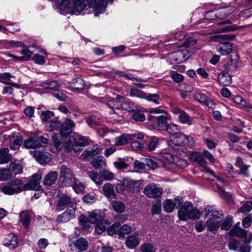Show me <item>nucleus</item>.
I'll return each mask as SVG.
<instances>
[{
  "label": "nucleus",
  "instance_id": "nucleus-1",
  "mask_svg": "<svg viewBox=\"0 0 252 252\" xmlns=\"http://www.w3.org/2000/svg\"><path fill=\"white\" fill-rule=\"evenodd\" d=\"M113 0H62L59 5L61 10H65L72 14L78 15L87 5L93 7L94 15L104 12L108 3H112Z\"/></svg>",
  "mask_w": 252,
  "mask_h": 252
},
{
  "label": "nucleus",
  "instance_id": "nucleus-2",
  "mask_svg": "<svg viewBox=\"0 0 252 252\" xmlns=\"http://www.w3.org/2000/svg\"><path fill=\"white\" fill-rule=\"evenodd\" d=\"M178 217L180 220L186 221L189 219L196 220L200 218V213L193 208V205L189 202H185L178 211Z\"/></svg>",
  "mask_w": 252,
  "mask_h": 252
},
{
  "label": "nucleus",
  "instance_id": "nucleus-3",
  "mask_svg": "<svg viewBox=\"0 0 252 252\" xmlns=\"http://www.w3.org/2000/svg\"><path fill=\"white\" fill-rule=\"evenodd\" d=\"M24 189L22 180L16 179L7 183L1 188V191L5 194L12 195L21 192Z\"/></svg>",
  "mask_w": 252,
  "mask_h": 252
},
{
  "label": "nucleus",
  "instance_id": "nucleus-4",
  "mask_svg": "<svg viewBox=\"0 0 252 252\" xmlns=\"http://www.w3.org/2000/svg\"><path fill=\"white\" fill-rule=\"evenodd\" d=\"M223 216L219 211H215L212 214L206 221V225L207 230L216 233L220 226Z\"/></svg>",
  "mask_w": 252,
  "mask_h": 252
},
{
  "label": "nucleus",
  "instance_id": "nucleus-5",
  "mask_svg": "<svg viewBox=\"0 0 252 252\" xmlns=\"http://www.w3.org/2000/svg\"><path fill=\"white\" fill-rule=\"evenodd\" d=\"M48 139L43 136L30 138L25 141L24 145L27 149H36L45 147L48 144Z\"/></svg>",
  "mask_w": 252,
  "mask_h": 252
},
{
  "label": "nucleus",
  "instance_id": "nucleus-6",
  "mask_svg": "<svg viewBox=\"0 0 252 252\" xmlns=\"http://www.w3.org/2000/svg\"><path fill=\"white\" fill-rule=\"evenodd\" d=\"M171 142L177 146L192 147L194 144L192 137L182 133L176 134L171 139Z\"/></svg>",
  "mask_w": 252,
  "mask_h": 252
},
{
  "label": "nucleus",
  "instance_id": "nucleus-7",
  "mask_svg": "<svg viewBox=\"0 0 252 252\" xmlns=\"http://www.w3.org/2000/svg\"><path fill=\"white\" fill-rule=\"evenodd\" d=\"M163 192L162 188L152 183L145 186L143 192L149 198H158L160 196Z\"/></svg>",
  "mask_w": 252,
  "mask_h": 252
},
{
  "label": "nucleus",
  "instance_id": "nucleus-8",
  "mask_svg": "<svg viewBox=\"0 0 252 252\" xmlns=\"http://www.w3.org/2000/svg\"><path fill=\"white\" fill-rule=\"evenodd\" d=\"M74 126L75 123L72 120L69 119H65L63 124H61V128L60 131L61 136L64 137L65 138H70L69 133Z\"/></svg>",
  "mask_w": 252,
  "mask_h": 252
},
{
  "label": "nucleus",
  "instance_id": "nucleus-9",
  "mask_svg": "<svg viewBox=\"0 0 252 252\" xmlns=\"http://www.w3.org/2000/svg\"><path fill=\"white\" fill-rule=\"evenodd\" d=\"M42 178L41 173L34 174L29 183L24 185V189L38 190L41 188L40 181Z\"/></svg>",
  "mask_w": 252,
  "mask_h": 252
},
{
  "label": "nucleus",
  "instance_id": "nucleus-10",
  "mask_svg": "<svg viewBox=\"0 0 252 252\" xmlns=\"http://www.w3.org/2000/svg\"><path fill=\"white\" fill-rule=\"evenodd\" d=\"M168 118V114L164 111L161 115L157 117L156 122L153 124V128L157 130H164L167 125Z\"/></svg>",
  "mask_w": 252,
  "mask_h": 252
},
{
  "label": "nucleus",
  "instance_id": "nucleus-11",
  "mask_svg": "<svg viewBox=\"0 0 252 252\" xmlns=\"http://www.w3.org/2000/svg\"><path fill=\"white\" fill-rule=\"evenodd\" d=\"M183 202V198L181 197H178L174 198V200L167 199L163 203V207L166 212L171 213L173 211L174 207L177 204L180 206Z\"/></svg>",
  "mask_w": 252,
  "mask_h": 252
},
{
  "label": "nucleus",
  "instance_id": "nucleus-12",
  "mask_svg": "<svg viewBox=\"0 0 252 252\" xmlns=\"http://www.w3.org/2000/svg\"><path fill=\"white\" fill-rule=\"evenodd\" d=\"M173 112L174 114L178 115L179 120L182 124L188 125H191L193 124L192 119L184 111L175 108L173 110Z\"/></svg>",
  "mask_w": 252,
  "mask_h": 252
},
{
  "label": "nucleus",
  "instance_id": "nucleus-13",
  "mask_svg": "<svg viewBox=\"0 0 252 252\" xmlns=\"http://www.w3.org/2000/svg\"><path fill=\"white\" fill-rule=\"evenodd\" d=\"M195 100L200 103L204 104L209 108H212L214 103L210 98L201 92H196L193 95Z\"/></svg>",
  "mask_w": 252,
  "mask_h": 252
},
{
  "label": "nucleus",
  "instance_id": "nucleus-14",
  "mask_svg": "<svg viewBox=\"0 0 252 252\" xmlns=\"http://www.w3.org/2000/svg\"><path fill=\"white\" fill-rule=\"evenodd\" d=\"M75 210L74 209L67 208L63 213L57 218V221L60 223H65L75 218Z\"/></svg>",
  "mask_w": 252,
  "mask_h": 252
},
{
  "label": "nucleus",
  "instance_id": "nucleus-15",
  "mask_svg": "<svg viewBox=\"0 0 252 252\" xmlns=\"http://www.w3.org/2000/svg\"><path fill=\"white\" fill-rule=\"evenodd\" d=\"M9 138L10 148L11 150H16L20 147L22 143V138L19 133L12 135H8Z\"/></svg>",
  "mask_w": 252,
  "mask_h": 252
},
{
  "label": "nucleus",
  "instance_id": "nucleus-16",
  "mask_svg": "<svg viewBox=\"0 0 252 252\" xmlns=\"http://www.w3.org/2000/svg\"><path fill=\"white\" fill-rule=\"evenodd\" d=\"M33 215L32 212L30 211H23L20 213L19 215L20 221L25 228L29 227Z\"/></svg>",
  "mask_w": 252,
  "mask_h": 252
},
{
  "label": "nucleus",
  "instance_id": "nucleus-17",
  "mask_svg": "<svg viewBox=\"0 0 252 252\" xmlns=\"http://www.w3.org/2000/svg\"><path fill=\"white\" fill-rule=\"evenodd\" d=\"M3 243L4 246L14 249L18 246L17 238L13 233H9L5 236Z\"/></svg>",
  "mask_w": 252,
  "mask_h": 252
},
{
  "label": "nucleus",
  "instance_id": "nucleus-18",
  "mask_svg": "<svg viewBox=\"0 0 252 252\" xmlns=\"http://www.w3.org/2000/svg\"><path fill=\"white\" fill-rule=\"evenodd\" d=\"M104 214L100 210H95L89 213L88 215L89 221L91 223L101 222L103 220Z\"/></svg>",
  "mask_w": 252,
  "mask_h": 252
},
{
  "label": "nucleus",
  "instance_id": "nucleus-19",
  "mask_svg": "<svg viewBox=\"0 0 252 252\" xmlns=\"http://www.w3.org/2000/svg\"><path fill=\"white\" fill-rule=\"evenodd\" d=\"M71 198L69 196L63 195L60 197L57 204V210L62 211L64 207L72 204Z\"/></svg>",
  "mask_w": 252,
  "mask_h": 252
},
{
  "label": "nucleus",
  "instance_id": "nucleus-20",
  "mask_svg": "<svg viewBox=\"0 0 252 252\" xmlns=\"http://www.w3.org/2000/svg\"><path fill=\"white\" fill-rule=\"evenodd\" d=\"M124 189L129 191H138L139 185L137 182L131 179H126L123 182Z\"/></svg>",
  "mask_w": 252,
  "mask_h": 252
},
{
  "label": "nucleus",
  "instance_id": "nucleus-21",
  "mask_svg": "<svg viewBox=\"0 0 252 252\" xmlns=\"http://www.w3.org/2000/svg\"><path fill=\"white\" fill-rule=\"evenodd\" d=\"M236 165L239 168L241 174L246 177L250 176L249 168L250 165L245 164L241 158H237Z\"/></svg>",
  "mask_w": 252,
  "mask_h": 252
},
{
  "label": "nucleus",
  "instance_id": "nucleus-22",
  "mask_svg": "<svg viewBox=\"0 0 252 252\" xmlns=\"http://www.w3.org/2000/svg\"><path fill=\"white\" fill-rule=\"evenodd\" d=\"M217 51L222 55H226L230 53L232 50V47L228 42L220 43L217 46Z\"/></svg>",
  "mask_w": 252,
  "mask_h": 252
},
{
  "label": "nucleus",
  "instance_id": "nucleus-23",
  "mask_svg": "<svg viewBox=\"0 0 252 252\" xmlns=\"http://www.w3.org/2000/svg\"><path fill=\"white\" fill-rule=\"evenodd\" d=\"M104 194L108 199L111 200L115 198L116 194L115 193L113 186L109 183L105 184L102 188Z\"/></svg>",
  "mask_w": 252,
  "mask_h": 252
},
{
  "label": "nucleus",
  "instance_id": "nucleus-24",
  "mask_svg": "<svg viewBox=\"0 0 252 252\" xmlns=\"http://www.w3.org/2000/svg\"><path fill=\"white\" fill-rule=\"evenodd\" d=\"M58 173L56 171H51L44 177L43 183L44 185L50 186L55 184L57 179Z\"/></svg>",
  "mask_w": 252,
  "mask_h": 252
},
{
  "label": "nucleus",
  "instance_id": "nucleus-25",
  "mask_svg": "<svg viewBox=\"0 0 252 252\" xmlns=\"http://www.w3.org/2000/svg\"><path fill=\"white\" fill-rule=\"evenodd\" d=\"M33 156L36 160L40 164H46L51 160V158L48 155L38 151L34 152Z\"/></svg>",
  "mask_w": 252,
  "mask_h": 252
},
{
  "label": "nucleus",
  "instance_id": "nucleus-26",
  "mask_svg": "<svg viewBox=\"0 0 252 252\" xmlns=\"http://www.w3.org/2000/svg\"><path fill=\"white\" fill-rule=\"evenodd\" d=\"M140 244V240L136 235L128 236L126 241V245L129 249H134Z\"/></svg>",
  "mask_w": 252,
  "mask_h": 252
},
{
  "label": "nucleus",
  "instance_id": "nucleus-27",
  "mask_svg": "<svg viewBox=\"0 0 252 252\" xmlns=\"http://www.w3.org/2000/svg\"><path fill=\"white\" fill-rule=\"evenodd\" d=\"M107 106L111 109L110 111V113L111 114H114L115 113H116V111L120 110L119 107L121 106V108L124 109L126 110V103L125 104H119L118 101L116 100H111L107 103Z\"/></svg>",
  "mask_w": 252,
  "mask_h": 252
},
{
  "label": "nucleus",
  "instance_id": "nucleus-28",
  "mask_svg": "<svg viewBox=\"0 0 252 252\" xmlns=\"http://www.w3.org/2000/svg\"><path fill=\"white\" fill-rule=\"evenodd\" d=\"M218 81L220 84L223 86H228L231 83L230 75L227 72H222L218 75Z\"/></svg>",
  "mask_w": 252,
  "mask_h": 252
},
{
  "label": "nucleus",
  "instance_id": "nucleus-29",
  "mask_svg": "<svg viewBox=\"0 0 252 252\" xmlns=\"http://www.w3.org/2000/svg\"><path fill=\"white\" fill-rule=\"evenodd\" d=\"M91 164L95 169L101 168L106 166V160L102 156H98L93 158Z\"/></svg>",
  "mask_w": 252,
  "mask_h": 252
},
{
  "label": "nucleus",
  "instance_id": "nucleus-30",
  "mask_svg": "<svg viewBox=\"0 0 252 252\" xmlns=\"http://www.w3.org/2000/svg\"><path fill=\"white\" fill-rule=\"evenodd\" d=\"M131 135L123 134L115 138V145L117 146L124 145L127 143L129 139L131 138Z\"/></svg>",
  "mask_w": 252,
  "mask_h": 252
},
{
  "label": "nucleus",
  "instance_id": "nucleus-31",
  "mask_svg": "<svg viewBox=\"0 0 252 252\" xmlns=\"http://www.w3.org/2000/svg\"><path fill=\"white\" fill-rule=\"evenodd\" d=\"M8 153V148H5L0 150V164L6 163L11 160V157Z\"/></svg>",
  "mask_w": 252,
  "mask_h": 252
},
{
  "label": "nucleus",
  "instance_id": "nucleus-32",
  "mask_svg": "<svg viewBox=\"0 0 252 252\" xmlns=\"http://www.w3.org/2000/svg\"><path fill=\"white\" fill-rule=\"evenodd\" d=\"M74 246L81 251H85L87 249L88 242L84 238H80L73 242Z\"/></svg>",
  "mask_w": 252,
  "mask_h": 252
},
{
  "label": "nucleus",
  "instance_id": "nucleus-33",
  "mask_svg": "<svg viewBox=\"0 0 252 252\" xmlns=\"http://www.w3.org/2000/svg\"><path fill=\"white\" fill-rule=\"evenodd\" d=\"M40 54L41 55L35 54L32 57V60L36 63L43 64L45 63V59L47 58V55L44 50H41Z\"/></svg>",
  "mask_w": 252,
  "mask_h": 252
},
{
  "label": "nucleus",
  "instance_id": "nucleus-34",
  "mask_svg": "<svg viewBox=\"0 0 252 252\" xmlns=\"http://www.w3.org/2000/svg\"><path fill=\"white\" fill-rule=\"evenodd\" d=\"M132 231V228L127 225L124 224L121 227H119L118 230V235L120 238H124L126 235L130 234Z\"/></svg>",
  "mask_w": 252,
  "mask_h": 252
},
{
  "label": "nucleus",
  "instance_id": "nucleus-35",
  "mask_svg": "<svg viewBox=\"0 0 252 252\" xmlns=\"http://www.w3.org/2000/svg\"><path fill=\"white\" fill-rule=\"evenodd\" d=\"M231 236H237L239 238H244L246 236V231L239 227H233L229 232Z\"/></svg>",
  "mask_w": 252,
  "mask_h": 252
},
{
  "label": "nucleus",
  "instance_id": "nucleus-36",
  "mask_svg": "<svg viewBox=\"0 0 252 252\" xmlns=\"http://www.w3.org/2000/svg\"><path fill=\"white\" fill-rule=\"evenodd\" d=\"M60 176L64 180L68 181L72 179L73 175L70 169L63 165L61 168Z\"/></svg>",
  "mask_w": 252,
  "mask_h": 252
},
{
  "label": "nucleus",
  "instance_id": "nucleus-37",
  "mask_svg": "<svg viewBox=\"0 0 252 252\" xmlns=\"http://www.w3.org/2000/svg\"><path fill=\"white\" fill-rule=\"evenodd\" d=\"M233 100L236 103L241 104L245 107L247 110L252 115V106L250 104H247L244 99L241 96H235L234 97Z\"/></svg>",
  "mask_w": 252,
  "mask_h": 252
},
{
  "label": "nucleus",
  "instance_id": "nucleus-38",
  "mask_svg": "<svg viewBox=\"0 0 252 252\" xmlns=\"http://www.w3.org/2000/svg\"><path fill=\"white\" fill-rule=\"evenodd\" d=\"M191 159L194 161L197 162L198 164L203 167L206 166V162L203 158V155H201L199 153H193L191 155Z\"/></svg>",
  "mask_w": 252,
  "mask_h": 252
},
{
  "label": "nucleus",
  "instance_id": "nucleus-39",
  "mask_svg": "<svg viewBox=\"0 0 252 252\" xmlns=\"http://www.w3.org/2000/svg\"><path fill=\"white\" fill-rule=\"evenodd\" d=\"M61 127V123L57 120L48 122L45 125V129L48 131H53Z\"/></svg>",
  "mask_w": 252,
  "mask_h": 252
},
{
  "label": "nucleus",
  "instance_id": "nucleus-40",
  "mask_svg": "<svg viewBox=\"0 0 252 252\" xmlns=\"http://www.w3.org/2000/svg\"><path fill=\"white\" fill-rule=\"evenodd\" d=\"M88 176L97 185H101L102 183L101 175L96 172L88 171L87 172Z\"/></svg>",
  "mask_w": 252,
  "mask_h": 252
},
{
  "label": "nucleus",
  "instance_id": "nucleus-41",
  "mask_svg": "<svg viewBox=\"0 0 252 252\" xmlns=\"http://www.w3.org/2000/svg\"><path fill=\"white\" fill-rule=\"evenodd\" d=\"M72 188L74 191L77 193L83 192L85 189L84 184L75 178H73Z\"/></svg>",
  "mask_w": 252,
  "mask_h": 252
},
{
  "label": "nucleus",
  "instance_id": "nucleus-42",
  "mask_svg": "<svg viewBox=\"0 0 252 252\" xmlns=\"http://www.w3.org/2000/svg\"><path fill=\"white\" fill-rule=\"evenodd\" d=\"M101 179L106 181H110L114 178V174L109 170L102 169L100 171Z\"/></svg>",
  "mask_w": 252,
  "mask_h": 252
},
{
  "label": "nucleus",
  "instance_id": "nucleus-43",
  "mask_svg": "<svg viewBox=\"0 0 252 252\" xmlns=\"http://www.w3.org/2000/svg\"><path fill=\"white\" fill-rule=\"evenodd\" d=\"M149 115L148 119L150 121H155V119L157 120L156 115L162 114L164 112L163 110L158 108H152L149 110Z\"/></svg>",
  "mask_w": 252,
  "mask_h": 252
},
{
  "label": "nucleus",
  "instance_id": "nucleus-44",
  "mask_svg": "<svg viewBox=\"0 0 252 252\" xmlns=\"http://www.w3.org/2000/svg\"><path fill=\"white\" fill-rule=\"evenodd\" d=\"M86 123L89 126L94 128H97L100 126L96 118L94 116H91L88 118L86 119Z\"/></svg>",
  "mask_w": 252,
  "mask_h": 252
},
{
  "label": "nucleus",
  "instance_id": "nucleus-45",
  "mask_svg": "<svg viewBox=\"0 0 252 252\" xmlns=\"http://www.w3.org/2000/svg\"><path fill=\"white\" fill-rule=\"evenodd\" d=\"M43 86L45 89H49L53 90V92H55L59 89L60 85L57 81H53L44 83Z\"/></svg>",
  "mask_w": 252,
  "mask_h": 252
},
{
  "label": "nucleus",
  "instance_id": "nucleus-46",
  "mask_svg": "<svg viewBox=\"0 0 252 252\" xmlns=\"http://www.w3.org/2000/svg\"><path fill=\"white\" fill-rule=\"evenodd\" d=\"M240 244V242L238 240L231 239L228 242V247L231 251H236L238 250Z\"/></svg>",
  "mask_w": 252,
  "mask_h": 252
},
{
  "label": "nucleus",
  "instance_id": "nucleus-47",
  "mask_svg": "<svg viewBox=\"0 0 252 252\" xmlns=\"http://www.w3.org/2000/svg\"><path fill=\"white\" fill-rule=\"evenodd\" d=\"M232 219L233 218L232 216H227L221 225V229L225 230H228L232 225Z\"/></svg>",
  "mask_w": 252,
  "mask_h": 252
},
{
  "label": "nucleus",
  "instance_id": "nucleus-48",
  "mask_svg": "<svg viewBox=\"0 0 252 252\" xmlns=\"http://www.w3.org/2000/svg\"><path fill=\"white\" fill-rule=\"evenodd\" d=\"M112 205L114 211L118 213H121L124 211L125 205L124 203L120 201H114L112 203Z\"/></svg>",
  "mask_w": 252,
  "mask_h": 252
},
{
  "label": "nucleus",
  "instance_id": "nucleus-49",
  "mask_svg": "<svg viewBox=\"0 0 252 252\" xmlns=\"http://www.w3.org/2000/svg\"><path fill=\"white\" fill-rule=\"evenodd\" d=\"M129 94L131 96H134L143 98H144V97H146V93L137 89H131L129 92Z\"/></svg>",
  "mask_w": 252,
  "mask_h": 252
},
{
  "label": "nucleus",
  "instance_id": "nucleus-50",
  "mask_svg": "<svg viewBox=\"0 0 252 252\" xmlns=\"http://www.w3.org/2000/svg\"><path fill=\"white\" fill-rule=\"evenodd\" d=\"M72 84H74V88L77 90L82 89L85 86V83L80 77H78L73 80Z\"/></svg>",
  "mask_w": 252,
  "mask_h": 252
},
{
  "label": "nucleus",
  "instance_id": "nucleus-51",
  "mask_svg": "<svg viewBox=\"0 0 252 252\" xmlns=\"http://www.w3.org/2000/svg\"><path fill=\"white\" fill-rule=\"evenodd\" d=\"M11 176V172L9 169H0V181L7 180Z\"/></svg>",
  "mask_w": 252,
  "mask_h": 252
},
{
  "label": "nucleus",
  "instance_id": "nucleus-52",
  "mask_svg": "<svg viewBox=\"0 0 252 252\" xmlns=\"http://www.w3.org/2000/svg\"><path fill=\"white\" fill-rule=\"evenodd\" d=\"M161 139H159V138L157 137H153L150 142H149V146H148V149L149 151H152L156 149V148L158 144L159 143V141L161 140Z\"/></svg>",
  "mask_w": 252,
  "mask_h": 252
},
{
  "label": "nucleus",
  "instance_id": "nucleus-53",
  "mask_svg": "<svg viewBox=\"0 0 252 252\" xmlns=\"http://www.w3.org/2000/svg\"><path fill=\"white\" fill-rule=\"evenodd\" d=\"M252 208V203L247 202L245 203L238 210V212L244 214L249 213Z\"/></svg>",
  "mask_w": 252,
  "mask_h": 252
},
{
  "label": "nucleus",
  "instance_id": "nucleus-54",
  "mask_svg": "<svg viewBox=\"0 0 252 252\" xmlns=\"http://www.w3.org/2000/svg\"><path fill=\"white\" fill-rule=\"evenodd\" d=\"M140 248L142 252H155L156 251L155 247L150 243H145L141 245Z\"/></svg>",
  "mask_w": 252,
  "mask_h": 252
},
{
  "label": "nucleus",
  "instance_id": "nucleus-55",
  "mask_svg": "<svg viewBox=\"0 0 252 252\" xmlns=\"http://www.w3.org/2000/svg\"><path fill=\"white\" fill-rule=\"evenodd\" d=\"M132 118L137 122H143L145 120V116L144 113L140 111L134 112L132 114Z\"/></svg>",
  "mask_w": 252,
  "mask_h": 252
},
{
  "label": "nucleus",
  "instance_id": "nucleus-56",
  "mask_svg": "<svg viewBox=\"0 0 252 252\" xmlns=\"http://www.w3.org/2000/svg\"><path fill=\"white\" fill-rule=\"evenodd\" d=\"M173 58V60L177 63L183 62V56L182 50L178 51L171 54Z\"/></svg>",
  "mask_w": 252,
  "mask_h": 252
},
{
  "label": "nucleus",
  "instance_id": "nucleus-57",
  "mask_svg": "<svg viewBox=\"0 0 252 252\" xmlns=\"http://www.w3.org/2000/svg\"><path fill=\"white\" fill-rule=\"evenodd\" d=\"M10 167L16 174H21L22 172L23 167L21 164L17 163H11Z\"/></svg>",
  "mask_w": 252,
  "mask_h": 252
},
{
  "label": "nucleus",
  "instance_id": "nucleus-58",
  "mask_svg": "<svg viewBox=\"0 0 252 252\" xmlns=\"http://www.w3.org/2000/svg\"><path fill=\"white\" fill-rule=\"evenodd\" d=\"M164 130H166L168 133L175 135L179 129L177 125L167 124Z\"/></svg>",
  "mask_w": 252,
  "mask_h": 252
},
{
  "label": "nucleus",
  "instance_id": "nucleus-59",
  "mask_svg": "<svg viewBox=\"0 0 252 252\" xmlns=\"http://www.w3.org/2000/svg\"><path fill=\"white\" fill-rule=\"evenodd\" d=\"M144 98L146 99L149 101L153 102L154 103L157 104L159 103L158 101L159 99V96L157 94H146V97H144Z\"/></svg>",
  "mask_w": 252,
  "mask_h": 252
},
{
  "label": "nucleus",
  "instance_id": "nucleus-60",
  "mask_svg": "<svg viewBox=\"0 0 252 252\" xmlns=\"http://www.w3.org/2000/svg\"><path fill=\"white\" fill-rule=\"evenodd\" d=\"M114 166L118 169H126L128 167V164L122 159L114 162Z\"/></svg>",
  "mask_w": 252,
  "mask_h": 252
},
{
  "label": "nucleus",
  "instance_id": "nucleus-61",
  "mask_svg": "<svg viewBox=\"0 0 252 252\" xmlns=\"http://www.w3.org/2000/svg\"><path fill=\"white\" fill-rule=\"evenodd\" d=\"M120 224L118 222H115L108 229V233L109 235H113L114 234H118V230L120 227Z\"/></svg>",
  "mask_w": 252,
  "mask_h": 252
},
{
  "label": "nucleus",
  "instance_id": "nucleus-62",
  "mask_svg": "<svg viewBox=\"0 0 252 252\" xmlns=\"http://www.w3.org/2000/svg\"><path fill=\"white\" fill-rule=\"evenodd\" d=\"M21 54L23 55V58L24 61H29L33 54L32 52L29 50L28 48H24L21 51Z\"/></svg>",
  "mask_w": 252,
  "mask_h": 252
},
{
  "label": "nucleus",
  "instance_id": "nucleus-63",
  "mask_svg": "<svg viewBox=\"0 0 252 252\" xmlns=\"http://www.w3.org/2000/svg\"><path fill=\"white\" fill-rule=\"evenodd\" d=\"M54 116V113L50 111H43L41 115V119L42 121H48L49 119Z\"/></svg>",
  "mask_w": 252,
  "mask_h": 252
},
{
  "label": "nucleus",
  "instance_id": "nucleus-64",
  "mask_svg": "<svg viewBox=\"0 0 252 252\" xmlns=\"http://www.w3.org/2000/svg\"><path fill=\"white\" fill-rule=\"evenodd\" d=\"M144 143L139 141H134L131 143V147L135 151L141 150L143 149Z\"/></svg>",
  "mask_w": 252,
  "mask_h": 252
}]
</instances>
